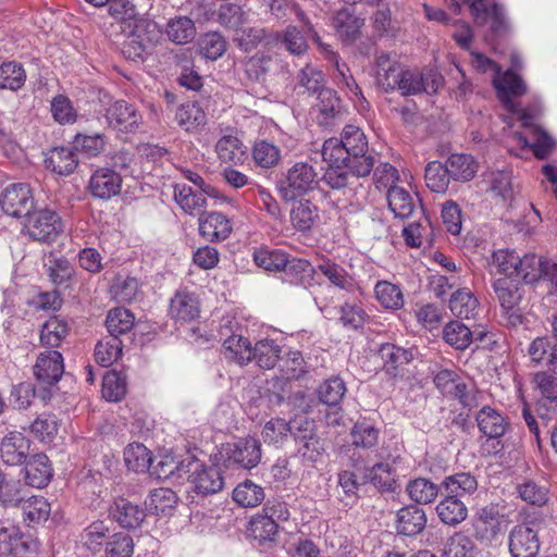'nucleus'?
I'll return each mask as SVG.
<instances>
[{
	"label": "nucleus",
	"instance_id": "f257e3e1",
	"mask_svg": "<svg viewBox=\"0 0 557 557\" xmlns=\"http://www.w3.org/2000/svg\"><path fill=\"white\" fill-rule=\"evenodd\" d=\"M186 478L193 485L194 491L200 495H210L220 492L224 486V480L219 468L206 466L200 460L189 457L180 462V466L172 467L164 471V475Z\"/></svg>",
	"mask_w": 557,
	"mask_h": 557
},
{
	"label": "nucleus",
	"instance_id": "f03ea898",
	"mask_svg": "<svg viewBox=\"0 0 557 557\" xmlns=\"http://www.w3.org/2000/svg\"><path fill=\"white\" fill-rule=\"evenodd\" d=\"M318 184V173L313 165L309 162L298 161L286 170L278 183V191L283 200L295 201L312 191Z\"/></svg>",
	"mask_w": 557,
	"mask_h": 557
},
{
	"label": "nucleus",
	"instance_id": "7ed1b4c3",
	"mask_svg": "<svg viewBox=\"0 0 557 557\" xmlns=\"http://www.w3.org/2000/svg\"><path fill=\"white\" fill-rule=\"evenodd\" d=\"M493 290L502 308V317L508 326L516 327L523 323L520 302L523 289L518 281L510 277H499L493 281Z\"/></svg>",
	"mask_w": 557,
	"mask_h": 557
},
{
	"label": "nucleus",
	"instance_id": "20e7f679",
	"mask_svg": "<svg viewBox=\"0 0 557 557\" xmlns=\"http://www.w3.org/2000/svg\"><path fill=\"white\" fill-rule=\"evenodd\" d=\"M339 139L351 157V172L357 176H368L374 168V158L368 153V140L363 132L358 126L346 125Z\"/></svg>",
	"mask_w": 557,
	"mask_h": 557
},
{
	"label": "nucleus",
	"instance_id": "39448f33",
	"mask_svg": "<svg viewBox=\"0 0 557 557\" xmlns=\"http://www.w3.org/2000/svg\"><path fill=\"white\" fill-rule=\"evenodd\" d=\"M23 231L35 242L51 244L62 234L63 222L52 210H34L24 220Z\"/></svg>",
	"mask_w": 557,
	"mask_h": 557
},
{
	"label": "nucleus",
	"instance_id": "423d86ee",
	"mask_svg": "<svg viewBox=\"0 0 557 557\" xmlns=\"http://www.w3.org/2000/svg\"><path fill=\"white\" fill-rule=\"evenodd\" d=\"M536 116L535 111L521 110L519 119L523 127L531 129L532 139H528L520 133L515 134L513 138L521 147L532 149L537 159H545L552 152L554 140L545 132L534 126L533 122Z\"/></svg>",
	"mask_w": 557,
	"mask_h": 557
},
{
	"label": "nucleus",
	"instance_id": "0eeeda50",
	"mask_svg": "<svg viewBox=\"0 0 557 557\" xmlns=\"http://www.w3.org/2000/svg\"><path fill=\"white\" fill-rule=\"evenodd\" d=\"M104 117L110 127L127 134L138 132L144 123L141 113L125 100L111 103L106 110Z\"/></svg>",
	"mask_w": 557,
	"mask_h": 557
},
{
	"label": "nucleus",
	"instance_id": "6e6552de",
	"mask_svg": "<svg viewBox=\"0 0 557 557\" xmlns=\"http://www.w3.org/2000/svg\"><path fill=\"white\" fill-rule=\"evenodd\" d=\"M126 32H128L127 46L134 48L136 57L154 47L162 37V32L156 22L139 15L126 27Z\"/></svg>",
	"mask_w": 557,
	"mask_h": 557
},
{
	"label": "nucleus",
	"instance_id": "1a4fd4ad",
	"mask_svg": "<svg viewBox=\"0 0 557 557\" xmlns=\"http://www.w3.org/2000/svg\"><path fill=\"white\" fill-rule=\"evenodd\" d=\"M442 81V76L432 71L422 73L403 67L396 90H399L403 96L420 92L435 94L441 87Z\"/></svg>",
	"mask_w": 557,
	"mask_h": 557
},
{
	"label": "nucleus",
	"instance_id": "9d476101",
	"mask_svg": "<svg viewBox=\"0 0 557 557\" xmlns=\"http://www.w3.org/2000/svg\"><path fill=\"white\" fill-rule=\"evenodd\" d=\"M493 86L503 106L509 112L517 113L518 104L513 102V98L523 96L527 92V85L523 79L512 70L500 72L493 75Z\"/></svg>",
	"mask_w": 557,
	"mask_h": 557
},
{
	"label": "nucleus",
	"instance_id": "9b49d317",
	"mask_svg": "<svg viewBox=\"0 0 557 557\" xmlns=\"http://www.w3.org/2000/svg\"><path fill=\"white\" fill-rule=\"evenodd\" d=\"M226 462L243 469H252L261 460V445L255 437L240 438L224 447Z\"/></svg>",
	"mask_w": 557,
	"mask_h": 557
},
{
	"label": "nucleus",
	"instance_id": "f8f14e48",
	"mask_svg": "<svg viewBox=\"0 0 557 557\" xmlns=\"http://www.w3.org/2000/svg\"><path fill=\"white\" fill-rule=\"evenodd\" d=\"M3 212L13 218H27L34 207L30 188L26 184H12L0 200Z\"/></svg>",
	"mask_w": 557,
	"mask_h": 557
},
{
	"label": "nucleus",
	"instance_id": "ddd939ff",
	"mask_svg": "<svg viewBox=\"0 0 557 557\" xmlns=\"http://www.w3.org/2000/svg\"><path fill=\"white\" fill-rule=\"evenodd\" d=\"M532 384L541 395L536 412L542 420H549L550 411L557 408V377L547 371H540L533 375Z\"/></svg>",
	"mask_w": 557,
	"mask_h": 557
},
{
	"label": "nucleus",
	"instance_id": "4468645a",
	"mask_svg": "<svg viewBox=\"0 0 557 557\" xmlns=\"http://www.w3.org/2000/svg\"><path fill=\"white\" fill-rule=\"evenodd\" d=\"M317 112L315 120L323 127H333L342 122L345 115V109L337 94L327 88L322 89L317 98L314 106Z\"/></svg>",
	"mask_w": 557,
	"mask_h": 557
},
{
	"label": "nucleus",
	"instance_id": "2eb2a0df",
	"mask_svg": "<svg viewBox=\"0 0 557 557\" xmlns=\"http://www.w3.org/2000/svg\"><path fill=\"white\" fill-rule=\"evenodd\" d=\"M30 441L21 432L12 431L0 443V458L8 466H18L29 457Z\"/></svg>",
	"mask_w": 557,
	"mask_h": 557
},
{
	"label": "nucleus",
	"instance_id": "dca6fc26",
	"mask_svg": "<svg viewBox=\"0 0 557 557\" xmlns=\"http://www.w3.org/2000/svg\"><path fill=\"white\" fill-rule=\"evenodd\" d=\"M35 377L42 383L53 385L64 372L63 357L58 350H45L37 356L33 368Z\"/></svg>",
	"mask_w": 557,
	"mask_h": 557
},
{
	"label": "nucleus",
	"instance_id": "f3484780",
	"mask_svg": "<svg viewBox=\"0 0 557 557\" xmlns=\"http://www.w3.org/2000/svg\"><path fill=\"white\" fill-rule=\"evenodd\" d=\"M122 188V176L110 168L97 169L90 176L88 189L99 199H111Z\"/></svg>",
	"mask_w": 557,
	"mask_h": 557
},
{
	"label": "nucleus",
	"instance_id": "a211bd4d",
	"mask_svg": "<svg viewBox=\"0 0 557 557\" xmlns=\"http://www.w3.org/2000/svg\"><path fill=\"white\" fill-rule=\"evenodd\" d=\"M220 334L225 336L223 352L226 359L240 366L247 364L252 360V347L248 338L233 334L232 329L227 324L221 326Z\"/></svg>",
	"mask_w": 557,
	"mask_h": 557
},
{
	"label": "nucleus",
	"instance_id": "6ab92c4d",
	"mask_svg": "<svg viewBox=\"0 0 557 557\" xmlns=\"http://www.w3.org/2000/svg\"><path fill=\"white\" fill-rule=\"evenodd\" d=\"M540 542L535 531L527 525H517L509 536V550L512 557H535Z\"/></svg>",
	"mask_w": 557,
	"mask_h": 557
},
{
	"label": "nucleus",
	"instance_id": "aec40b11",
	"mask_svg": "<svg viewBox=\"0 0 557 557\" xmlns=\"http://www.w3.org/2000/svg\"><path fill=\"white\" fill-rule=\"evenodd\" d=\"M109 515L124 529H136L146 518V512L139 505L122 497L110 506Z\"/></svg>",
	"mask_w": 557,
	"mask_h": 557
},
{
	"label": "nucleus",
	"instance_id": "412c9836",
	"mask_svg": "<svg viewBox=\"0 0 557 557\" xmlns=\"http://www.w3.org/2000/svg\"><path fill=\"white\" fill-rule=\"evenodd\" d=\"M261 435L265 443L272 445H282L289 435L299 443V417H295L289 422L280 418L271 419L264 424Z\"/></svg>",
	"mask_w": 557,
	"mask_h": 557
},
{
	"label": "nucleus",
	"instance_id": "4be33fe9",
	"mask_svg": "<svg viewBox=\"0 0 557 557\" xmlns=\"http://www.w3.org/2000/svg\"><path fill=\"white\" fill-rule=\"evenodd\" d=\"M386 198L389 210L399 219L410 218L421 205L418 195L400 186H391Z\"/></svg>",
	"mask_w": 557,
	"mask_h": 557
},
{
	"label": "nucleus",
	"instance_id": "5701e85b",
	"mask_svg": "<svg viewBox=\"0 0 557 557\" xmlns=\"http://www.w3.org/2000/svg\"><path fill=\"white\" fill-rule=\"evenodd\" d=\"M379 356L383 361V370L391 377L400 375L403 368L413 358L411 350L405 349L392 343L382 344L379 349Z\"/></svg>",
	"mask_w": 557,
	"mask_h": 557
},
{
	"label": "nucleus",
	"instance_id": "b1692460",
	"mask_svg": "<svg viewBox=\"0 0 557 557\" xmlns=\"http://www.w3.org/2000/svg\"><path fill=\"white\" fill-rule=\"evenodd\" d=\"M289 219L293 227L300 233H309L320 221L319 208L308 199L293 203Z\"/></svg>",
	"mask_w": 557,
	"mask_h": 557
},
{
	"label": "nucleus",
	"instance_id": "393cba45",
	"mask_svg": "<svg viewBox=\"0 0 557 557\" xmlns=\"http://www.w3.org/2000/svg\"><path fill=\"white\" fill-rule=\"evenodd\" d=\"M199 232L207 240L221 242L230 236L232 224L223 213L210 212L200 215Z\"/></svg>",
	"mask_w": 557,
	"mask_h": 557
},
{
	"label": "nucleus",
	"instance_id": "a878e982",
	"mask_svg": "<svg viewBox=\"0 0 557 557\" xmlns=\"http://www.w3.org/2000/svg\"><path fill=\"white\" fill-rule=\"evenodd\" d=\"M403 66L391 60L389 55L382 53L376 58L374 78L376 86L383 91L396 90Z\"/></svg>",
	"mask_w": 557,
	"mask_h": 557
},
{
	"label": "nucleus",
	"instance_id": "bb28decb",
	"mask_svg": "<svg viewBox=\"0 0 557 557\" xmlns=\"http://www.w3.org/2000/svg\"><path fill=\"white\" fill-rule=\"evenodd\" d=\"M24 463V479L27 485L36 488H42L48 485L52 478V468L46 455H34Z\"/></svg>",
	"mask_w": 557,
	"mask_h": 557
},
{
	"label": "nucleus",
	"instance_id": "cd10ccee",
	"mask_svg": "<svg viewBox=\"0 0 557 557\" xmlns=\"http://www.w3.org/2000/svg\"><path fill=\"white\" fill-rule=\"evenodd\" d=\"M364 20L350 13L348 10H339L333 17V26L339 39L350 45L361 36Z\"/></svg>",
	"mask_w": 557,
	"mask_h": 557
},
{
	"label": "nucleus",
	"instance_id": "c85d7f7f",
	"mask_svg": "<svg viewBox=\"0 0 557 557\" xmlns=\"http://www.w3.org/2000/svg\"><path fill=\"white\" fill-rule=\"evenodd\" d=\"M175 121L185 132L194 133L207 124V114L198 102L188 101L176 108Z\"/></svg>",
	"mask_w": 557,
	"mask_h": 557
},
{
	"label": "nucleus",
	"instance_id": "c756f323",
	"mask_svg": "<svg viewBox=\"0 0 557 557\" xmlns=\"http://www.w3.org/2000/svg\"><path fill=\"white\" fill-rule=\"evenodd\" d=\"M46 166L59 175H70L78 164L74 147L61 146L52 148L46 159Z\"/></svg>",
	"mask_w": 557,
	"mask_h": 557
},
{
	"label": "nucleus",
	"instance_id": "7c9ffc66",
	"mask_svg": "<svg viewBox=\"0 0 557 557\" xmlns=\"http://www.w3.org/2000/svg\"><path fill=\"white\" fill-rule=\"evenodd\" d=\"M199 302L194 293L177 290L170 304V314L177 321H191L199 315Z\"/></svg>",
	"mask_w": 557,
	"mask_h": 557
},
{
	"label": "nucleus",
	"instance_id": "2f4dec72",
	"mask_svg": "<svg viewBox=\"0 0 557 557\" xmlns=\"http://www.w3.org/2000/svg\"><path fill=\"white\" fill-rule=\"evenodd\" d=\"M449 309L459 319H475L480 311V304L470 289L459 288L449 298Z\"/></svg>",
	"mask_w": 557,
	"mask_h": 557
},
{
	"label": "nucleus",
	"instance_id": "473e14b6",
	"mask_svg": "<svg viewBox=\"0 0 557 557\" xmlns=\"http://www.w3.org/2000/svg\"><path fill=\"white\" fill-rule=\"evenodd\" d=\"M426 524L424 510L418 506H407L397 512V531L406 536L422 532Z\"/></svg>",
	"mask_w": 557,
	"mask_h": 557
},
{
	"label": "nucleus",
	"instance_id": "72a5a7b5",
	"mask_svg": "<svg viewBox=\"0 0 557 557\" xmlns=\"http://www.w3.org/2000/svg\"><path fill=\"white\" fill-rule=\"evenodd\" d=\"M282 280L290 285L307 286L313 278L315 268L305 259H286L282 269Z\"/></svg>",
	"mask_w": 557,
	"mask_h": 557
},
{
	"label": "nucleus",
	"instance_id": "f704fd0d",
	"mask_svg": "<svg viewBox=\"0 0 557 557\" xmlns=\"http://www.w3.org/2000/svg\"><path fill=\"white\" fill-rule=\"evenodd\" d=\"M529 355L532 361L545 362L548 370L557 374V339L535 338L529 346Z\"/></svg>",
	"mask_w": 557,
	"mask_h": 557
},
{
	"label": "nucleus",
	"instance_id": "c9c22d12",
	"mask_svg": "<svg viewBox=\"0 0 557 557\" xmlns=\"http://www.w3.org/2000/svg\"><path fill=\"white\" fill-rule=\"evenodd\" d=\"M178 497L174 491L168 487L152 490L145 504L147 509L157 516H170L174 511Z\"/></svg>",
	"mask_w": 557,
	"mask_h": 557
},
{
	"label": "nucleus",
	"instance_id": "e433bc0d",
	"mask_svg": "<svg viewBox=\"0 0 557 557\" xmlns=\"http://www.w3.org/2000/svg\"><path fill=\"white\" fill-rule=\"evenodd\" d=\"M476 422L480 431L490 438L503 436L507 429L505 418L490 406L483 407L476 413Z\"/></svg>",
	"mask_w": 557,
	"mask_h": 557
},
{
	"label": "nucleus",
	"instance_id": "4c0bfd02",
	"mask_svg": "<svg viewBox=\"0 0 557 557\" xmlns=\"http://www.w3.org/2000/svg\"><path fill=\"white\" fill-rule=\"evenodd\" d=\"M299 451L305 458L317 460L324 451L323 442L314 434L313 423L305 418H299Z\"/></svg>",
	"mask_w": 557,
	"mask_h": 557
},
{
	"label": "nucleus",
	"instance_id": "58836bf2",
	"mask_svg": "<svg viewBox=\"0 0 557 557\" xmlns=\"http://www.w3.org/2000/svg\"><path fill=\"white\" fill-rule=\"evenodd\" d=\"M324 275L329 282L339 289L352 292L356 286V280L347 273L339 264L330 259L322 260L315 268V272Z\"/></svg>",
	"mask_w": 557,
	"mask_h": 557
},
{
	"label": "nucleus",
	"instance_id": "ea45409f",
	"mask_svg": "<svg viewBox=\"0 0 557 557\" xmlns=\"http://www.w3.org/2000/svg\"><path fill=\"white\" fill-rule=\"evenodd\" d=\"M109 527L101 520L87 525L81 533L82 545L92 554L99 553L110 540Z\"/></svg>",
	"mask_w": 557,
	"mask_h": 557
},
{
	"label": "nucleus",
	"instance_id": "a19ab883",
	"mask_svg": "<svg viewBox=\"0 0 557 557\" xmlns=\"http://www.w3.org/2000/svg\"><path fill=\"white\" fill-rule=\"evenodd\" d=\"M436 512L441 521L447 525H457L466 520L468 509L460 498L446 494L436 506Z\"/></svg>",
	"mask_w": 557,
	"mask_h": 557
},
{
	"label": "nucleus",
	"instance_id": "79ce46f5",
	"mask_svg": "<svg viewBox=\"0 0 557 557\" xmlns=\"http://www.w3.org/2000/svg\"><path fill=\"white\" fill-rule=\"evenodd\" d=\"M445 165L454 181L467 182L478 172V163L467 153H454L445 162Z\"/></svg>",
	"mask_w": 557,
	"mask_h": 557
},
{
	"label": "nucleus",
	"instance_id": "37998d69",
	"mask_svg": "<svg viewBox=\"0 0 557 557\" xmlns=\"http://www.w3.org/2000/svg\"><path fill=\"white\" fill-rule=\"evenodd\" d=\"M251 156L256 165L265 170L275 168L282 159L281 148L265 139L253 144Z\"/></svg>",
	"mask_w": 557,
	"mask_h": 557
},
{
	"label": "nucleus",
	"instance_id": "c03bdc74",
	"mask_svg": "<svg viewBox=\"0 0 557 557\" xmlns=\"http://www.w3.org/2000/svg\"><path fill=\"white\" fill-rule=\"evenodd\" d=\"M206 194L196 193L185 184H176L174 199L182 210L188 214H196L207 206Z\"/></svg>",
	"mask_w": 557,
	"mask_h": 557
},
{
	"label": "nucleus",
	"instance_id": "a18cd8bd",
	"mask_svg": "<svg viewBox=\"0 0 557 557\" xmlns=\"http://www.w3.org/2000/svg\"><path fill=\"white\" fill-rule=\"evenodd\" d=\"M442 486L446 494L460 498L473 494L478 488V481L469 472H458L446 476L442 482Z\"/></svg>",
	"mask_w": 557,
	"mask_h": 557
},
{
	"label": "nucleus",
	"instance_id": "49530a36",
	"mask_svg": "<svg viewBox=\"0 0 557 557\" xmlns=\"http://www.w3.org/2000/svg\"><path fill=\"white\" fill-rule=\"evenodd\" d=\"M443 339L455 349L465 350L471 345L473 333L462 322L453 320L444 326Z\"/></svg>",
	"mask_w": 557,
	"mask_h": 557
},
{
	"label": "nucleus",
	"instance_id": "de8ad7c7",
	"mask_svg": "<svg viewBox=\"0 0 557 557\" xmlns=\"http://www.w3.org/2000/svg\"><path fill=\"white\" fill-rule=\"evenodd\" d=\"M215 150L222 162L235 164L243 162L246 153L242 140L232 135L221 137L215 145Z\"/></svg>",
	"mask_w": 557,
	"mask_h": 557
},
{
	"label": "nucleus",
	"instance_id": "09e8293b",
	"mask_svg": "<svg viewBox=\"0 0 557 557\" xmlns=\"http://www.w3.org/2000/svg\"><path fill=\"white\" fill-rule=\"evenodd\" d=\"M124 460L127 468L137 473L148 471L152 463L151 453L140 443H131L126 446Z\"/></svg>",
	"mask_w": 557,
	"mask_h": 557
},
{
	"label": "nucleus",
	"instance_id": "8fccbe9b",
	"mask_svg": "<svg viewBox=\"0 0 557 557\" xmlns=\"http://www.w3.org/2000/svg\"><path fill=\"white\" fill-rule=\"evenodd\" d=\"M251 350L252 360L262 369L274 368L281 358V348L273 339H261Z\"/></svg>",
	"mask_w": 557,
	"mask_h": 557
},
{
	"label": "nucleus",
	"instance_id": "3c124183",
	"mask_svg": "<svg viewBox=\"0 0 557 557\" xmlns=\"http://www.w3.org/2000/svg\"><path fill=\"white\" fill-rule=\"evenodd\" d=\"M197 47L201 57L215 61L225 53L227 41L220 33L209 32L199 38Z\"/></svg>",
	"mask_w": 557,
	"mask_h": 557
},
{
	"label": "nucleus",
	"instance_id": "603ef678",
	"mask_svg": "<svg viewBox=\"0 0 557 557\" xmlns=\"http://www.w3.org/2000/svg\"><path fill=\"white\" fill-rule=\"evenodd\" d=\"M166 35L171 41L177 45H185L195 38V23L187 16L172 18L168 23Z\"/></svg>",
	"mask_w": 557,
	"mask_h": 557
},
{
	"label": "nucleus",
	"instance_id": "864d4df0",
	"mask_svg": "<svg viewBox=\"0 0 557 557\" xmlns=\"http://www.w3.org/2000/svg\"><path fill=\"white\" fill-rule=\"evenodd\" d=\"M216 22L224 28L235 30L237 34L247 22L246 12L235 3L220 5L216 11Z\"/></svg>",
	"mask_w": 557,
	"mask_h": 557
},
{
	"label": "nucleus",
	"instance_id": "5fc2aeb1",
	"mask_svg": "<svg viewBox=\"0 0 557 557\" xmlns=\"http://www.w3.org/2000/svg\"><path fill=\"white\" fill-rule=\"evenodd\" d=\"M69 334V325L58 318L49 319L40 330V343L42 346L57 348Z\"/></svg>",
	"mask_w": 557,
	"mask_h": 557
},
{
	"label": "nucleus",
	"instance_id": "6e6d98bb",
	"mask_svg": "<svg viewBox=\"0 0 557 557\" xmlns=\"http://www.w3.org/2000/svg\"><path fill=\"white\" fill-rule=\"evenodd\" d=\"M264 491L250 480L238 484L233 491V499L242 507H256L264 499Z\"/></svg>",
	"mask_w": 557,
	"mask_h": 557
},
{
	"label": "nucleus",
	"instance_id": "4d7b16f0",
	"mask_svg": "<svg viewBox=\"0 0 557 557\" xmlns=\"http://www.w3.org/2000/svg\"><path fill=\"white\" fill-rule=\"evenodd\" d=\"M424 178L426 186L434 193H445L451 178L445 163L429 162L425 166Z\"/></svg>",
	"mask_w": 557,
	"mask_h": 557
},
{
	"label": "nucleus",
	"instance_id": "13d9d810",
	"mask_svg": "<svg viewBox=\"0 0 557 557\" xmlns=\"http://www.w3.org/2000/svg\"><path fill=\"white\" fill-rule=\"evenodd\" d=\"M122 355V341L107 336L98 342L95 348V360L101 367H110Z\"/></svg>",
	"mask_w": 557,
	"mask_h": 557
},
{
	"label": "nucleus",
	"instance_id": "bf43d9fd",
	"mask_svg": "<svg viewBox=\"0 0 557 557\" xmlns=\"http://www.w3.org/2000/svg\"><path fill=\"white\" fill-rule=\"evenodd\" d=\"M47 271L54 285H66L75 274L74 265L67 259L52 253L48 257Z\"/></svg>",
	"mask_w": 557,
	"mask_h": 557
},
{
	"label": "nucleus",
	"instance_id": "052dcab7",
	"mask_svg": "<svg viewBox=\"0 0 557 557\" xmlns=\"http://www.w3.org/2000/svg\"><path fill=\"white\" fill-rule=\"evenodd\" d=\"M109 336L117 337L129 332L134 325L133 313L125 308H115L108 312L106 319Z\"/></svg>",
	"mask_w": 557,
	"mask_h": 557
},
{
	"label": "nucleus",
	"instance_id": "680f3d73",
	"mask_svg": "<svg viewBox=\"0 0 557 557\" xmlns=\"http://www.w3.org/2000/svg\"><path fill=\"white\" fill-rule=\"evenodd\" d=\"M322 159L330 165H344L349 169L351 157L346 151L343 141L339 138L332 137L324 141L322 146Z\"/></svg>",
	"mask_w": 557,
	"mask_h": 557
},
{
	"label": "nucleus",
	"instance_id": "e2e57ef3",
	"mask_svg": "<svg viewBox=\"0 0 557 557\" xmlns=\"http://www.w3.org/2000/svg\"><path fill=\"white\" fill-rule=\"evenodd\" d=\"M26 81V73L23 66L14 61L3 62L0 65V88L18 90Z\"/></svg>",
	"mask_w": 557,
	"mask_h": 557
},
{
	"label": "nucleus",
	"instance_id": "0e129e2a",
	"mask_svg": "<svg viewBox=\"0 0 557 557\" xmlns=\"http://www.w3.org/2000/svg\"><path fill=\"white\" fill-rule=\"evenodd\" d=\"M359 177L344 165H330L322 175L321 182L332 189L341 190L350 187Z\"/></svg>",
	"mask_w": 557,
	"mask_h": 557
},
{
	"label": "nucleus",
	"instance_id": "69168bd1",
	"mask_svg": "<svg viewBox=\"0 0 557 557\" xmlns=\"http://www.w3.org/2000/svg\"><path fill=\"white\" fill-rule=\"evenodd\" d=\"M324 74L319 69L307 64L297 75L296 89L302 88V92L318 94L324 87Z\"/></svg>",
	"mask_w": 557,
	"mask_h": 557
},
{
	"label": "nucleus",
	"instance_id": "338daca9",
	"mask_svg": "<svg viewBox=\"0 0 557 557\" xmlns=\"http://www.w3.org/2000/svg\"><path fill=\"white\" fill-rule=\"evenodd\" d=\"M347 392L346 384L339 376L325 380L319 387V399L327 406L338 405Z\"/></svg>",
	"mask_w": 557,
	"mask_h": 557
},
{
	"label": "nucleus",
	"instance_id": "774afa93",
	"mask_svg": "<svg viewBox=\"0 0 557 557\" xmlns=\"http://www.w3.org/2000/svg\"><path fill=\"white\" fill-rule=\"evenodd\" d=\"M106 557H132L134 554L133 537L125 532L111 534L104 547Z\"/></svg>",
	"mask_w": 557,
	"mask_h": 557
}]
</instances>
